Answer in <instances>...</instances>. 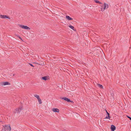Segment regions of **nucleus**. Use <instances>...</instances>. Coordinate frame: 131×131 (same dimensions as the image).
Here are the masks:
<instances>
[{
	"label": "nucleus",
	"mask_w": 131,
	"mask_h": 131,
	"mask_svg": "<svg viewBox=\"0 0 131 131\" xmlns=\"http://www.w3.org/2000/svg\"><path fill=\"white\" fill-rule=\"evenodd\" d=\"M4 130V131H10L11 129V128L10 125H5L3 128L2 130Z\"/></svg>",
	"instance_id": "nucleus-1"
},
{
	"label": "nucleus",
	"mask_w": 131,
	"mask_h": 131,
	"mask_svg": "<svg viewBox=\"0 0 131 131\" xmlns=\"http://www.w3.org/2000/svg\"><path fill=\"white\" fill-rule=\"evenodd\" d=\"M18 25H19L21 28L23 29L27 30H30V27L27 26H25L24 25L19 24H18Z\"/></svg>",
	"instance_id": "nucleus-2"
},
{
	"label": "nucleus",
	"mask_w": 131,
	"mask_h": 131,
	"mask_svg": "<svg viewBox=\"0 0 131 131\" xmlns=\"http://www.w3.org/2000/svg\"><path fill=\"white\" fill-rule=\"evenodd\" d=\"M41 79L45 81H46L49 79V76H47L42 77L41 78Z\"/></svg>",
	"instance_id": "nucleus-3"
},
{
	"label": "nucleus",
	"mask_w": 131,
	"mask_h": 131,
	"mask_svg": "<svg viewBox=\"0 0 131 131\" xmlns=\"http://www.w3.org/2000/svg\"><path fill=\"white\" fill-rule=\"evenodd\" d=\"M106 117L105 118V119H110V114L107 112V111L106 110Z\"/></svg>",
	"instance_id": "nucleus-4"
},
{
	"label": "nucleus",
	"mask_w": 131,
	"mask_h": 131,
	"mask_svg": "<svg viewBox=\"0 0 131 131\" xmlns=\"http://www.w3.org/2000/svg\"><path fill=\"white\" fill-rule=\"evenodd\" d=\"M60 98L63 100H64L65 101H66L69 102V101H70V100L69 99L65 97H61Z\"/></svg>",
	"instance_id": "nucleus-5"
},
{
	"label": "nucleus",
	"mask_w": 131,
	"mask_h": 131,
	"mask_svg": "<svg viewBox=\"0 0 131 131\" xmlns=\"http://www.w3.org/2000/svg\"><path fill=\"white\" fill-rule=\"evenodd\" d=\"M1 18H8V19H10V18L8 16H7L6 15H2L1 16Z\"/></svg>",
	"instance_id": "nucleus-6"
},
{
	"label": "nucleus",
	"mask_w": 131,
	"mask_h": 131,
	"mask_svg": "<svg viewBox=\"0 0 131 131\" xmlns=\"http://www.w3.org/2000/svg\"><path fill=\"white\" fill-rule=\"evenodd\" d=\"M111 131H114L116 129V127L114 125H112L111 127Z\"/></svg>",
	"instance_id": "nucleus-7"
},
{
	"label": "nucleus",
	"mask_w": 131,
	"mask_h": 131,
	"mask_svg": "<svg viewBox=\"0 0 131 131\" xmlns=\"http://www.w3.org/2000/svg\"><path fill=\"white\" fill-rule=\"evenodd\" d=\"M52 111L54 112L58 113L59 112V110L57 108H53Z\"/></svg>",
	"instance_id": "nucleus-8"
},
{
	"label": "nucleus",
	"mask_w": 131,
	"mask_h": 131,
	"mask_svg": "<svg viewBox=\"0 0 131 131\" xmlns=\"http://www.w3.org/2000/svg\"><path fill=\"white\" fill-rule=\"evenodd\" d=\"M106 4L105 3H104V7L101 8V10L102 11H104V10L106 8Z\"/></svg>",
	"instance_id": "nucleus-9"
},
{
	"label": "nucleus",
	"mask_w": 131,
	"mask_h": 131,
	"mask_svg": "<svg viewBox=\"0 0 131 131\" xmlns=\"http://www.w3.org/2000/svg\"><path fill=\"white\" fill-rule=\"evenodd\" d=\"M23 109V107L22 106H20L18 109V110H17V113H19L21 110Z\"/></svg>",
	"instance_id": "nucleus-10"
},
{
	"label": "nucleus",
	"mask_w": 131,
	"mask_h": 131,
	"mask_svg": "<svg viewBox=\"0 0 131 131\" xmlns=\"http://www.w3.org/2000/svg\"><path fill=\"white\" fill-rule=\"evenodd\" d=\"M66 18L67 20H73V18H71L68 15L66 16Z\"/></svg>",
	"instance_id": "nucleus-11"
},
{
	"label": "nucleus",
	"mask_w": 131,
	"mask_h": 131,
	"mask_svg": "<svg viewBox=\"0 0 131 131\" xmlns=\"http://www.w3.org/2000/svg\"><path fill=\"white\" fill-rule=\"evenodd\" d=\"M69 26L70 28L72 29L74 31L75 30V29L74 27L73 26L71 25Z\"/></svg>",
	"instance_id": "nucleus-12"
},
{
	"label": "nucleus",
	"mask_w": 131,
	"mask_h": 131,
	"mask_svg": "<svg viewBox=\"0 0 131 131\" xmlns=\"http://www.w3.org/2000/svg\"><path fill=\"white\" fill-rule=\"evenodd\" d=\"M10 83L8 82H4V85H10Z\"/></svg>",
	"instance_id": "nucleus-13"
},
{
	"label": "nucleus",
	"mask_w": 131,
	"mask_h": 131,
	"mask_svg": "<svg viewBox=\"0 0 131 131\" xmlns=\"http://www.w3.org/2000/svg\"><path fill=\"white\" fill-rule=\"evenodd\" d=\"M95 2L97 3H99V4H102V3L99 1L97 0H94Z\"/></svg>",
	"instance_id": "nucleus-14"
},
{
	"label": "nucleus",
	"mask_w": 131,
	"mask_h": 131,
	"mask_svg": "<svg viewBox=\"0 0 131 131\" xmlns=\"http://www.w3.org/2000/svg\"><path fill=\"white\" fill-rule=\"evenodd\" d=\"M34 96L35 97H36L37 99L40 98L39 96L37 94H35Z\"/></svg>",
	"instance_id": "nucleus-15"
},
{
	"label": "nucleus",
	"mask_w": 131,
	"mask_h": 131,
	"mask_svg": "<svg viewBox=\"0 0 131 131\" xmlns=\"http://www.w3.org/2000/svg\"><path fill=\"white\" fill-rule=\"evenodd\" d=\"M98 86L100 88H103V85H101L100 84H98Z\"/></svg>",
	"instance_id": "nucleus-16"
},
{
	"label": "nucleus",
	"mask_w": 131,
	"mask_h": 131,
	"mask_svg": "<svg viewBox=\"0 0 131 131\" xmlns=\"http://www.w3.org/2000/svg\"><path fill=\"white\" fill-rule=\"evenodd\" d=\"M38 100L40 104H41L42 103L41 101V99H40V98L38 99Z\"/></svg>",
	"instance_id": "nucleus-17"
},
{
	"label": "nucleus",
	"mask_w": 131,
	"mask_h": 131,
	"mask_svg": "<svg viewBox=\"0 0 131 131\" xmlns=\"http://www.w3.org/2000/svg\"><path fill=\"white\" fill-rule=\"evenodd\" d=\"M4 82H0V85H4Z\"/></svg>",
	"instance_id": "nucleus-18"
},
{
	"label": "nucleus",
	"mask_w": 131,
	"mask_h": 131,
	"mask_svg": "<svg viewBox=\"0 0 131 131\" xmlns=\"http://www.w3.org/2000/svg\"><path fill=\"white\" fill-rule=\"evenodd\" d=\"M17 37H18L19 39H20L22 41H23V40L22 39V38L19 35H17Z\"/></svg>",
	"instance_id": "nucleus-19"
},
{
	"label": "nucleus",
	"mask_w": 131,
	"mask_h": 131,
	"mask_svg": "<svg viewBox=\"0 0 131 131\" xmlns=\"http://www.w3.org/2000/svg\"><path fill=\"white\" fill-rule=\"evenodd\" d=\"M127 117L129 118L130 120L131 121V117L129 116H128L127 115Z\"/></svg>",
	"instance_id": "nucleus-20"
},
{
	"label": "nucleus",
	"mask_w": 131,
	"mask_h": 131,
	"mask_svg": "<svg viewBox=\"0 0 131 131\" xmlns=\"http://www.w3.org/2000/svg\"><path fill=\"white\" fill-rule=\"evenodd\" d=\"M29 64L31 67H34V66L32 64H31V63H29Z\"/></svg>",
	"instance_id": "nucleus-21"
},
{
	"label": "nucleus",
	"mask_w": 131,
	"mask_h": 131,
	"mask_svg": "<svg viewBox=\"0 0 131 131\" xmlns=\"http://www.w3.org/2000/svg\"><path fill=\"white\" fill-rule=\"evenodd\" d=\"M106 8H107L108 7V5L107 4H106Z\"/></svg>",
	"instance_id": "nucleus-22"
},
{
	"label": "nucleus",
	"mask_w": 131,
	"mask_h": 131,
	"mask_svg": "<svg viewBox=\"0 0 131 131\" xmlns=\"http://www.w3.org/2000/svg\"><path fill=\"white\" fill-rule=\"evenodd\" d=\"M69 102H71V103H74V102L73 101H71L70 100V101H69Z\"/></svg>",
	"instance_id": "nucleus-23"
},
{
	"label": "nucleus",
	"mask_w": 131,
	"mask_h": 131,
	"mask_svg": "<svg viewBox=\"0 0 131 131\" xmlns=\"http://www.w3.org/2000/svg\"><path fill=\"white\" fill-rule=\"evenodd\" d=\"M97 50L98 51V52H101V51H100V50H99V49H97Z\"/></svg>",
	"instance_id": "nucleus-24"
},
{
	"label": "nucleus",
	"mask_w": 131,
	"mask_h": 131,
	"mask_svg": "<svg viewBox=\"0 0 131 131\" xmlns=\"http://www.w3.org/2000/svg\"><path fill=\"white\" fill-rule=\"evenodd\" d=\"M33 63H36L37 64H38L39 65H40V64H38V63H35V62H34Z\"/></svg>",
	"instance_id": "nucleus-25"
},
{
	"label": "nucleus",
	"mask_w": 131,
	"mask_h": 131,
	"mask_svg": "<svg viewBox=\"0 0 131 131\" xmlns=\"http://www.w3.org/2000/svg\"><path fill=\"white\" fill-rule=\"evenodd\" d=\"M2 15H0V17L1 18V16Z\"/></svg>",
	"instance_id": "nucleus-26"
}]
</instances>
